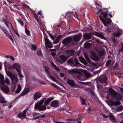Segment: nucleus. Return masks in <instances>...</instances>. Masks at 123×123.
I'll return each mask as SVG.
<instances>
[{"label":"nucleus","mask_w":123,"mask_h":123,"mask_svg":"<svg viewBox=\"0 0 123 123\" xmlns=\"http://www.w3.org/2000/svg\"><path fill=\"white\" fill-rule=\"evenodd\" d=\"M95 4L96 6V7L97 9H101V6L97 2H95Z\"/></svg>","instance_id":"obj_46"},{"label":"nucleus","mask_w":123,"mask_h":123,"mask_svg":"<svg viewBox=\"0 0 123 123\" xmlns=\"http://www.w3.org/2000/svg\"><path fill=\"white\" fill-rule=\"evenodd\" d=\"M66 54H74V51L73 49L66 50Z\"/></svg>","instance_id":"obj_36"},{"label":"nucleus","mask_w":123,"mask_h":123,"mask_svg":"<svg viewBox=\"0 0 123 123\" xmlns=\"http://www.w3.org/2000/svg\"><path fill=\"white\" fill-rule=\"evenodd\" d=\"M100 14L102 15H103V17H103V18L104 17V19H105L107 18V13L105 12H103L101 13Z\"/></svg>","instance_id":"obj_42"},{"label":"nucleus","mask_w":123,"mask_h":123,"mask_svg":"<svg viewBox=\"0 0 123 123\" xmlns=\"http://www.w3.org/2000/svg\"><path fill=\"white\" fill-rule=\"evenodd\" d=\"M31 49L32 50L35 51L37 49V47L36 45L32 44L31 45Z\"/></svg>","instance_id":"obj_43"},{"label":"nucleus","mask_w":123,"mask_h":123,"mask_svg":"<svg viewBox=\"0 0 123 123\" xmlns=\"http://www.w3.org/2000/svg\"><path fill=\"white\" fill-rule=\"evenodd\" d=\"M54 99V98L53 97H50L48 99L46 100L44 102V104L46 105H48L49 103Z\"/></svg>","instance_id":"obj_29"},{"label":"nucleus","mask_w":123,"mask_h":123,"mask_svg":"<svg viewBox=\"0 0 123 123\" xmlns=\"http://www.w3.org/2000/svg\"><path fill=\"white\" fill-rule=\"evenodd\" d=\"M67 83L68 84L72 86H75L74 82L73 80H70L68 79Z\"/></svg>","instance_id":"obj_24"},{"label":"nucleus","mask_w":123,"mask_h":123,"mask_svg":"<svg viewBox=\"0 0 123 123\" xmlns=\"http://www.w3.org/2000/svg\"><path fill=\"white\" fill-rule=\"evenodd\" d=\"M95 42L98 43V44H103V42L100 41L98 39H95L94 40Z\"/></svg>","instance_id":"obj_44"},{"label":"nucleus","mask_w":123,"mask_h":123,"mask_svg":"<svg viewBox=\"0 0 123 123\" xmlns=\"http://www.w3.org/2000/svg\"><path fill=\"white\" fill-rule=\"evenodd\" d=\"M21 68V67L20 65L18 63H16V70L18 73V74L20 79L22 78L23 77L22 74Z\"/></svg>","instance_id":"obj_6"},{"label":"nucleus","mask_w":123,"mask_h":123,"mask_svg":"<svg viewBox=\"0 0 123 123\" xmlns=\"http://www.w3.org/2000/svg\"><path fill=\"white\" fill-rule=\"evenodd\" d=\"M93 34L98 37L102 39H104L105 40H106V38L105 37L103 34L102 33H100L97 32H94Z\"/></svg>","instance_id":"obj_13"},{"label":"nucleus","mask_w":123,"mask_h":123,"mask_svg":"<svg viewBox=\"0 0 123 123\" xmlns=\"http://www.w3.org/2000/svg\"><path fill=\"white\" fill-rule=\"evenodd\" d=\"M30 91V89L27 88L24 89L22 93L20 94L21 96H25L26 94L29 92Z\"/></svg>","instance_id":"obj_26"},{"label":"nucleus","mask_w":123,"mask_h":123,"mask_svg":"<svg viewBox=\"0 0 123 123\" xmlns=\"http://www.w3.org/2000/svg\"><path fill=\"white\" fill-rule=\"evenodd\" d=\"M50 105L52 107H57L59 106L58 102L56 100H53L51 102Z\"/></svg>","instance_id":"obj_17"},{"label":"nucleus","mask_w":123,"mask_h":123,"mask_svg":"<svg viewBox=\"0 0 123 123\" xmlns=\"http://www.w3.org/2000/svg\"><path fill=\"white\" fill-rule=\"evenodd\" d=\"M74 61L76 65H81V64L78 62V60L76 58L75 59Z\"/></svg>","instance_id":"obj_58"},{"label":"nucleus","mask_w":123,"mask_h":123,"mask_svg":"<svg viewBox=\"0 0 123 123\" xmlns=\"http://www.w3.org/2000/svg\"><path fill=\"white\" fill-rule=\"evenodd\" d=\"M3 20L6 26L9 28L11 34L12 35L14 33H15V31L13 28L12 24L9 21L5 18H4Z\"/></svg>","instance_id":"obj_4"},{"label":"nucleus","mask_w":123,"mask_h":123,"mask_svg":"<svg viewBox=\"0 0 123 123\" xmlns=\"http://www.w3.org/2000/svg\"><path fill=\"white\" fill-rule=\"evenodd\" d=\"M33 17H34L36 19L37 21L39 22L40 21V16H39L37 15V14L35 13H34L33 14Z\"/></svg>","instance_id":"obj_37"},{"label":"nucleus","mask_w":123,"mask_h":123,"mask_svg":"<svg viewBox=\"0 0 123 123\" xmlns=\"http://www.w3.org/2000/svg\"><path fill=\"white\" fill-rule=\"evenodd\" d=\"M0 87L2 91L6 93H7L9 92V88L5 83L3 84H1Z\"/></svg>","instance_id":"obj_10"},{"label":"nucleus","mask_w":123,"mask_h":123,"mask_svg":"<svg viewBox=\"0 0 123 123\" xmlns=\"http://www.w3.org/2000/svg\"><path fill=\"white\" fill-rule=\"evenodd\" d=\"M93 34L98 37L102 39H104L105 40H106V38L105 37L103 34L102 33H100L97 32H94Z\"/></svg>","instance_id":"obj_14"},{"label":"nucleus","mask_w":123,"mask_h":123,"mask_svg":"<svg viewBox=\"0 0 123 123\" xmlns=\"http://www.w3.org/2000/svg\"><path fill=\"white\" fill-rule=\"evenodd\" d=\"M84 76L83 74L80 72H79V74L77 76V77L79 80H84V76L86 78H89L90 76V74L88 73L87 71L84 73Z\"/></svg>","instance_id":"obj_5"},{"label":"nucleus","mask_w":123,"mask_h":123,"mask_svg":"<svg viewBox=\"0 0 123 123\" xmlns=\"http://www.w3.org/2000/svg\"><path fill=\"white\" fill-rule=\"evenodd\" d=\"M27 110L28 109L26 108L22 112H19L18 115V117L21 119H22L23 118L24 119L26 118V115Z\"/></svg>","instance_id":"obj_7"},{"label":"nucleus","mask_w":123,"mask_h":123,"mask_svg":"<svg viewBox=\"0 0 123 123\" xmlns=\"http://www.w3.org/2000/svg\"><path fill=\"white\" fill-rule=\"evenodd\" d=\"M99 18L101 21L103 22L104 25L105 26H108L107 23H106V21L103 17H102L101 16L99 15L98 16Z\"/></svg>","instance_id":"obj_27"},{"label":"nucleus","mask_w":123,"mask_h":123,"mask_svg":"<svg viewBox=\"0 0 123 123\" xmlns=\"http://www.w3.org/2000/svg\"><path fill=\"white\" fill-rule=\"evenodd\" d=\"M44 68L45 71L47 73V75L48 76H49L51 74L49 71L50 70V69L48 66H45Z\"/></svg>","instance_id":"obj_28"},{"label":"nucleus","mask_w":123,"mask_h":123,"mask_svg":"<svg viewBox=\"0 0 123 123\" xmlns=\"http://www.w3.org/2000/svg\"><path fill=\"white\" fill-rule=\"evenodd\" d=\"M122 34V31H120L118 30L117 32L114 33L113 34V35L115 37H118Z\"/></svg>","instance_id":"obj_30"},{"label":"nucleus","mask_w":123,"mask_h":123,"mask_svg":"<svg viewBox=\"0 0 123 123\" xmlns=\"http://www.w3.org/2000/svg\"><path fill=\"white\" fill-rule=\"evenodd\" d=\"M8 67L11 70H12L14 69H15V63H14L12 65H11L9 66Z\"/></svg>","instance_id":"obj_48"},{"label":"nucleus","mask_w":123,"mask_h":123,"mask_svg":"<svg viewBox=\"0 0 123 123\" xmlns=\"http://www.w3.org/2000/svg\"><path fill=\"white\" fill-rule=\"evenodd\" d=\"M82 36V33H79L73 36V38L71 37H68L65 38L62 41V43L64 46L66 47H70L74 45V43L80 41Z\"/></svg>","instance_id":"obj_1"},{"label":"nucleus","mask_w":123,"mask_h":123,"mask_svg":"<svg viewBox=\"0 0 123 123\" xmlns=\"http://www.w3.org/2000/svg\"><path fill=\"white\" fill-rule=\"evenodd\" d=\"M63 35H60L58 36L53 42V43L56 44L63 37Z\"/></svg>","instance_id":"obj_21"},{"label":"nucleus","mask_w":123,"mask_h":123,"mask_svg":"<svg viewBox=\"0 0 123 123\" xmlns=\"http://www.w3.org/2000/svg\"><path fill=\"white\" fill-rule=\"evenodd\" d=\"M70 72L72 74H75L77 73H79V72H78L77 70L75 69L71 70H70Z\"/></svg>","instance_id":"obj_51"},{"label":"nucleus","mask_w":123,"mask_h":123,"mask_svg":"<svg viewBox=\"0 0 123 123\" xmlns=\"http://www.w3.org/2000/svg\"><path fill=\"white\" fill-rule=\"evenodd\" d=\"M100 72V71L99 70L98 71H96L94 72L93 73V74L94 75H95L99 73Z\"/></svg>","instance_id":"obj_64"},{"label":"nucleus","mask_w":123,"mask_h":123,"mask_svg":"<svg viewBox=\"0 0 123 123\" xmlns=\"http://www.w3.org/2000/svg\"><path fill=\"white\" fill-rule=\"evenodd\" d=\"M117 109L119 111H122L123 109V107L122 106H120Z\"/></svg>","instance_id":"obj_60"},{"label":"nucleus","mask_w":123,"mask_h":123,"mask_svg":"<svg viewBox=\"0 0 123 123\" xmlns=\"http://www.w3.org/2000/svg\"><path fill=\"white\" fill-rule=\"evenodd\" d=\"M110 119L111 120H114L115 118V117L111 113L110 114V115L109 116Z\"/></svg>","instance_id":"obj_50"},{"label":"nucleus","mask_w":123,"mask_h":123,"mask_svg":"<svg viewBox=\"0 0 123 123\" xmlns=\"http://www.w3.org/2000/svg\"><path fill=\"white\" fill-rule=\"evenodd\" d=\"M80 61L84 65H86L88 63L86 60L83 57H79Z\"/></svg>","instance_id":"obj_23"},{"label":"nucleus","mask_w":123,"mask_h":123,"mask_svg":"<svg viewBox=\"0 0 123 123\" xmlns=\"http://www.w3.org/2000/svg\"><path fill=\"white\" fill-rule=\"evenodd\" d=\"M41 96V94L40 93V92H36L34 96V100H35L37 99L40 98Z\"/></svg>","instance_id":"obj_19"},{"label":"nucleus","mask_w":123,"mask_h":123,"mask_svg":"<svg viewBox=\"0 0 123 123\" xmlns=\"http://www.w3.org/2000/svg\"><path fill=\"white\" fill-rule=\"evenodd\" d=\"M49 35L50 36V37L53 40H55V38L56 37V36H55V37H54L53 35L52 34H49Z\"/></svg>","instance_id":"obj_57"},{"label":"nucleus","mask_w":123,"mask_h":123,"mask_svg":"<svg viewBox=\"0 0 123 123\" xmlns=\"http://www.w3.org/2000/svg\"><path fill=\"white\" fill-rule=\"evenodd\" d=\"M51 85L53 87L57 89H59V86H57L55 84L52 83H51Z\"/></svg>","instance_id":"obj_56"},{"label":"nucleus","mask_w":123,"mask_h":123,"mask_svg":"<svg viewBox=\"0 0 123 123\" xmlns=\"http://www.w3.org/2000/svg\"><path fill=\"white\" fill-rule=\"evenodd\" d=\"M6 73L7 76L9 77L11 80V91L12 92H13L15 88V74H12L9 71L6 70Z\"/></svg>","instance_id":"obj_2"},{"label":"nucleus","mask_w":123,"mask_h":123,"mask_svg":"<svg viewBox=\"0 0 123 123\" xmlns=\"http://www.w3.org/2000/svg\"><path fill=\"white\" fill-rule=\"evenodd\" d=\"M97 80L103 86H106L108 84L107 81L108 78L105 75H102L100 76L98 78Z\"/></svg>","instance_id":"obj_3"},{"label":"nucleus","mask_w":123,"mask_h":123,"mask_svg":"<svg viewBox=\"0 0 123 123\" xmlns=\"http://www.w3.org/2000/svg\"><path fill=\"white\" fill-rule=\"evenodd\" d=\"M84 55L87 61L89 63L92 64L93 65H95L94 63L92 62L91 61V60L89 57L87 55V54H84Z\"/></svg>","instance_id":"obj_25"},{"label":"nucleus","mask_w":123,"mask_h":123,"mask_svg":"<svg viewBox=\"0 0 123 123\" xmlns=\"http://www.w3.org/2000/svg\"><path fill=\"white\" fill-rule=\"evenodd\" d=\"M38 81L40 83L43 84H45V82L44 81L40 80H38Z\"/></svg>","instance_id":"obj_63"},{"label":"nucleus","mask_w":123,"mask_h":123,"mask_svg":"<svg viewBox=\"0 0 123 123\" xmlns=\"http://www.w3.org/2000/svg\"><path fill=\"white\" fill-rule=\"evenodd\" d=\"M25 32L27 36H29L30 35V31L27 28V25H25Z\"/></svg>","instance_id":"obj_35"},{"label":"nucleus","mask_w":123,"mask_h":123,"mask_svg":"<svg viewBox=\"0 0 123 123\" xmlns=\"http://www.w3.org/2000/svg\"><path fill=\"white\" fill-rule=\"evenodd\" d=\"M35 109L39 110V111H42L45 110L46 109V106L45 105L35 106Z\"/></svg>","instance_id":"obj_8"},{"label":"nucleus","mask_w":123,"mask_h":123,"mask_svg":"<svg viewBox=\"0 0 123 123\" xmlns=\"http://www.w3.org/2000/svg\"><path fill=\"white\" fill-rule=\"evenodd\" d=\"M109 92L111 93V96L115 97H117V94L116 92L111 88H110Z\"/></svg>","instance_id":"obj_20"},{"label":"nucleus","mask_w":123,"mask_h":123,"mask_svg":"<svg viewBox=\"0 0 123 123\" xmlns=\"http://www.w3.org/2000/svg\"><path fill=\"white\" fill-rule=\"evenodd\" d=\"M5 82L6 84L9 85L10 84L9 80L8 78H6L5 79Z\"/></svg>","instance_id":"obj_55"},{"label":"nucleus","mask_w":123,"mask_h":123,"mask_svg":"<svg viewBox=\"0 0 123 123\" xmlns=\"http://www.w3.org/2000/svg\"><path fill=\"white\" fill-rule=\"evenodd\" d=\"M21 90V88L20 85L18 84L17 85V90H16V93H18Z\"/></svg>","instance_id":"obj_32"},{"label":"nucleus","mask_w":123,"mask_h":123,"mask_svg":"<svg viewBox=\"0 0 123 123\" xmlns=\"http://www.w3.org/2000/svg\"><path fill=\"white\" fill-rule=\"evenodd\" d=\"M121 103L119 101H117L116 102L112 101L111 103V104L113 105H118L120 104Z\"/></svg>","instance_id":"obj_33"},{"label":"nucleus","mask_w":123,"mask_h":123,"mask_svg":"<svg viewBox=\"0 0 123 123\" xmlns=\"http://www.w3.org/2000/svg\"><path fill=\"white\" fill-rule=\"evenodd\" d=\"M93 34L98 37L102 39H104L105 40H106V38L105 37L103 34L102 33H100L97 32H94Z\"/></svg>","instance_id":"obj_15"},{"label":"nucleus","mask_w":123,"mask_h":123,"mask_svg":"<svg viewBox=\"0 0 123 123\" xmlns=\"http://www.w3.org/2000/svg\"><path fill=\"white\" fill-rule=\"evenodd\" d=\"M105 19L107 21L106 23L108 24H109L111 22V19L110 18H107Z\"/></svg>","instance_id":"obj_53"},{"label":"nucleus","mask_w":123,"mask_h":123,"mask_svg":"<svg viewBox=\"0 0 123 123\" xmlns=\"http://www.w3.org/2000/svg\"><path fill=\"white\" fill-rule=\"evenodd\" d=\"M112 42L113 43V44L115 46L116 45V41L115 37H113L112 39Z\"/></svg>","instance_id":"obj_54"},{"label":"nucleus","mask_w":123,"mask_h":123,"mask_svg":"<svg viewBox=\"0 0 123 123\" xmlns=\"http://www.w3.org/2000/svg\"><path fill=\"white\" fill-rule=\"evenodd\" d=\"M111 61L110 60H108L107 61L106 63V66L107 67L108 65L110 64L111 63Z\"/></svg>","instance_id":"obj_61"},{"label":"nucleus","mask_w":123,"mask_h":123,"mask_svg":"<svg viewBox=\"0 0 123 123\" xmlns=\"http://www.w3.org/2000/svg\"><path fill=\"white\" fill-rule=\"evenodd\" d=\"M80 98L81 99V104L82 105H86V101L85 99H84V98L80 97Z\"/></svg>","instance_id":"obj_40"},{"label":"nucleus","mask_w":123,"mask_h":123,"mask_svg":"<svg viewBox=\"0 0 123 123\" xmlns=\"http://www.w3.org/2000/svg\"><path fill=\"white\" fill-rule=\"evenodd\" d=\"M0 81L1 84L5 83L4 78L1 74H0Z\"/></svg>","instance_id":"obj_31"},{"label":"nucleus","mask_w":123,"mask_h":123,"mask_svg":"<svg viewBox=\"0 0 123 123\" xmlns=\"http://www.w3.org/2000/svg\"><path fill=\"white\" fill-rule=\"evenodd\" d=\"M90 56L93 60L95 61H98L99 59V58L97 54H91V55H90Z\"/></svg>","instance_id":"obj_18"},{"label":"nucleus","mask_w":123,"mask_h":123,"mask_svg":"<svg viewBox=\"0 0 123 123\" xmlns=\"http://www.w3.org/2000/svg\"><path fill=\"white\" fill-rule=\"evenodd\" d=\"M45 44L46 48L47 47L49 49H50L53 47L52 43L49 41L48 39L45 37Z\"/></svg>","instance_id":"obj_9"},{"label":"nucleus","mask_w":123,"mask_h":123,"mask_svg":"<svg viewBox=\"0 0 123 123\" xmlns=\"http://www.w3.org/2000/svg\"><path fill=\"white\" fill-rule=\"evenodd\" d=\"M17 19L19 23L22 26H23L24 25V21L23 20H21L20 18L18 19Z\"/></svg>","instance_id":"obj_41"},{"label":"nucleus","mask_w":123,"mask_h":123,"mask_svg":"<svg viewBox=\"0 0 123 123\" xmlns=\"http://www.w3.org/2000/svg\"><path fill=\"white\" fill-rule=\"evenodd\" d=\"M69 56L67 57L66 56L64 55H62L59 57V58L62 60V61L58 60V61L62 63L65 62L69 57Z\"/></svg>","instance_id":"obj_16"},{"label":"nucleus","mask_w":123,"mask_h":123,"mask_svg":"<svg viewBox=\"0 0 123 123\" xmlns=\"http://www.w3.org/2000/svg\"><path fill=\"white\" fill-rule=\"evenodd\" d=\"M0 102L2 103H6L7 101L5 100L4 98L3 97L0 98Z\"/></svg>","instance_id":"obj_45"},{"label":"nucleus","mask_w":123,"mask_h":123,"mask_svg":"<svg viewBox=\"0 0 123 123\" xmlns=\"http://www.w3.org/2000/svg\"><path fill=\"white\" fill-rule=\"evenodd\" d=\"M79 119H66V120L67 121H71V122H75L76 121L79 120Z\"/></svg>","instance_id":"obj_49"},{"label":"nucleus","mask_w":123,"mask_h":123,"mask_svg":"<svg viewBox=\"0 0 123 123\" xmlns=\"http://www.w3.org/2000/svg\"><path fill=\"white\" fill-rule=\"evenodd\" d=\"M94 49L98 53V54H105V52L104 50H100L97 47H95Z\"/></svg>","instance_id":"obj_22"},{"label":"nucleus","mask_w":123,"mask_h":123,"mask_svg":"<svg viewBox=\"0 0 123 123\" xmlns=\"http://www.w3.org/2000/svg\"><path fill=\"white\" fill-rule=\"evenodd\" d=\"M56 48H55L54 49H51L49 50V51L51 52H52L51 54H55L56 52Z\"/></svg>","instance_id":"obj_52"},{"label":"nucleus","mask_w":123,"mask_h":123,"mask_svg":"<svg viewBox=\"0 0 123 123\" xmlns=\"http://www.w3.org/2000/svg\"><path fill=\"white\" fill-rule=\"evenodd\" d=\"M7 1L11 3V4L10 5V6L11 8H10V9L11 10H12V8H14L15 6V4L13 3L12 2V1L11 0H7Z\"/></svg>","instance_id":"obj_34"},{"label":"nucleus","mask_w":123,"mask_h":123,"mask_svg":"<svg viewBox=\"0 0 123 123\" xmlns=\"http://www.w3.org/2000/svg\"><path fill=\"white\" fill-rule=\"evenodd\" d=\"M92 44L91 43H89L88 41H86L83 45L84 48L87 50H90L92 47Z\"/></svg>","instance_id":"obj_12"},{"label":"nucleus","mask_w":123,"mask_h":123,"mask_svg":"<svg viewBox=\"0 0 123 123\" xmlns=\"http://www.w3.org/2000/svg\"><path fill=\"white\" fill-rule=\"evenodd\" d=\"M55 70L58 71H60V70L59 68L58 67H57V66L55 65V66H54L53 67Z\"/></svg>","instance_id":"obj_62"},{"label":"nucleus","mask_w":123,"mask_h":123,"mask_svg":"<svg viewBox=\"0 0 123 123\" xmlns=\"http://www.w3.org/2000/svg\"><path fill=\"white\" fill-rule=\"evenodd\" d=\"M3 32L7 36L9 34L8 31L5 28H1Z\"/></svg>","instance_id":"obj_39"},{"label":"nucleus","mask_w":123,"mask_h":123,"mask_svg":"<svg viewBox=\"0 0 123 123\" xmlns=\"http://www.w3.org/2000/svg\"><path fill=\"white\" fill-rule=\"evenodd\" d=\"M11 40L13 43H14L13 40V39L12 37V36L10 34L7 36Z\"/></svg>","instance_id":"obj_59"},{"label":"nucleus","mask_w":123,"mask_h":123,"mask_svg":"<svg viewBox=\"0 0 123 123\" xmlns=\"http://www.w3.org/2000/svg\"><path fill=\"white\" fill-rule=\"evenodd\" d=\"M92 35L91 33L84 32L83 33V38L85 40H87L91 38Z\"/></svg>","instance_id":"obj_11"},{"label":"nucleus","mask_w":123,"mask_h":123,"mask_svg":"<svg viewBox=\"0 0 123 123\" xmlns=\"http://www.w3.org/2000/svg\"><path fill=\"white\" fill-rule=\"evenodd\" d=\"M44 100V99H42L40 101L37 103L35 105V106L39 105H42L43 103Z\"/></svg>","instance_id":"obj_38"},{"label":"nucleus","mask_w":123,"mask_h":123,"mask_svg":"<svg viewBox=\"0 0 123 123\" xmlns=\"http://www.w3.org/2000/svg\"><path fill=\"white\" fill-rule=\"evenodd\" d=\"M49 76V78L51 79L53 81L55 82H57V80L54 77L52 76L51 74Z\"/></svg>","instance_id":"obj_47"}]
</instances>
